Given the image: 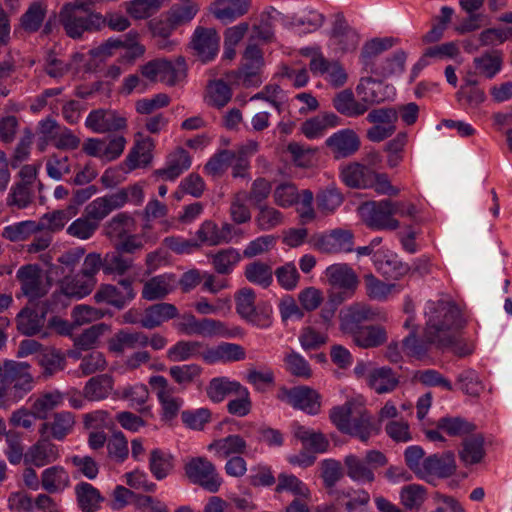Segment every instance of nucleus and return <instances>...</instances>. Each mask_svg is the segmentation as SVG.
Masks as SVG:
<instances>
[{"label":"nucleus","mask_w":512,"mask_h":512,"mask_svg":"<svg viewBox=\"0 0 512 512\" xmlns=\"http://www.w3.org/2000/svg\"><path fill=\"white\" fill-rule=\"evenodd\" d=\"M426 327L424 338L438 348H448L466 321L461 310L451 301H428L425 308Z\"/></svg>","instance_id":"obj_1"},{"label":"nucleus","mask_w":512,"mask_h":512,"mask_svg":"<svg viewBox=\"0 0 512 512\" xmlns=\"http://www.w3.org/2000/svg\"><path fill=\"white\" fill-rule=\"evenodd\" d=\"M26 362L6 360L0 368V405L10 406L22 400L34 388L35 381Z\"/></svg>","instance_id":"obj_2"},{"label":"nucleus","mask_w":512,"mask_h":512,"mask_svg":"<svg viewBox=\"0 0 512 512\" xmlns=\"http://www.w3.org/2000/svg\"><path fill=\"white\" fill-rule=\"evenodd\" d=\"M59 20L66 34L74 39L80 38L85 31L99 30L105 24L102 15L92 12L83 4L65 5L60 12Z\"/></svg>","instance_id":"obj_3"},{"label":"nucleus","mask_w":512,"mask_h":512,"mask_svg":"<svg viewBox=\"0 0 512 512\" xmlns=\"http://www.w3.org/2000/svg\"><path fill=\"white\" fill-rule=\"evenodd\" d=\"M256 294L251 288H242L235 295L236 312L248 324L267 329L273 323V307L267 301L257 304Z\"/></svg>","instance_id":"obj_4"},{"label":"nucleus","mask_w":512,"mask_h":512,"mask_svg":"<svg viewBox=\"0 0 512 512\" xmlns=\"http://www.w3.org/2000/svg\"><path fill=\"white\" fill-rule=\"evenodd\" d=\"M143 77L151 82L160 81L168 86H175L186 77V63L183 57L170 61L157 58L140 66Z\"/></svg>","instance_id":"obj_5"},{"label":"nucleus","mask_w":512,"mask_h":512,"mask_svg":"<svg viewBox=\"0 0 512 512\" xmlns=\"http://www.w3.org/2000/svg\"><path fill=\"white\" fill-rule=\"evenodd\" d=\"M358 211L363 222L371 229L394 231L400 227V222L393 216L390 199L365 202Z\"/></svg>","instance_id":"obj_6"},{"label":"nucleus","mask_w":512,"mask_h":512,"mask_svg":"<svg viewBox=\"0 0 512 512\" xmlns=\"http://www.w3.org/2000/svg\"><path fill=\"white\" fill-rule=\"evenodd\" d=\"M184 471L191 483L201 486L210 493L219 491L223 479L215 465L205 457H193L184 465Z\"/></svg>","instance_id":"obj_7"},{"label":"nucleus","mask_w":512,"mask_h":512,"mask_svg":"<svg viewBox=\"0 0 512 512\" xmlns=\"http://www.w3.org/2000/svg\"><path fill=\"white\" fill-rule=\"evenodd\" d=\"M149 385L155 392L161 405V419L167 422L174 420L184 404V400L181 397L175 396V387L161 375L151 376L149 378Z\"/></svg>","instance_id":"obj_8"},{"label":"nucleus","mask_w":512,"mask_h":512,"mask_svg":"<svg viewBox=\"0 0 512 512\" xmlns=\"http://www.w3.org/2000/svg\"><path fill=\"white\" fill-rule=\"evenodd\" d=\"M277 398L310 415H317L321 410V395L309 386L281 387Z\"/></svg>","instance_id":"obj_9"},{"label":"nucleus","mask_w":512,"mask_h":512,"mask_svg":"<svg viewBox=\"0 0 512 512\" xmlns=\"http://www.w3.org/2000/svg\"><path fill=\"white\" fill-rule=\"evenodd\" d=\"M366 120L374 124L367 130V138L372 142H381L396 131L398 111L393 107H382L371 110Z\"/></svg>","instance_id":"obj_10"},{"label":"nucleus","mask_w":512,"mask_h":512,"mask_svg":"<svg viewBox=\"0 0 512 512\" xmlns=\"http://www.w3.org/2000/svg\"><path fill=\"white\" fill-rule=\"evenodd\" d=\"M385 315L379 311L373 310L365 304H353L343 310L340 314V329L344 334L351 337L356 335L359 330L365 326L367 321L384 319Z\"/></svg>","instance_id":"obj_11"},{"label":"nucleus","mask_w":512,"mask_h":512,"mask_svg":"<svg viewBox=\"0 0 512 512\" xmlns=\"http://www.w3.org/2000/svg\"><path fill=\"white\" fill-rule=\"evenodd\" d=\"M325 275L331 290L329 294H341L345 300L352 296L358 285L356 273L346 264H333L326 268Z\"/></svg>","instance_id":"obj_12"},{"label":"nucleus","mask_w":512,"mask_h":512,"mask_svg":"<svg viewBox=\"0 0 512 512\" xmlns=\"http://www.w3.org/2000/svg\"><path fill=\"white\" fill-rule=\"evenodd\" d=\"M16 279L20 283L22 294L29 301L38 300L48 293L47 286L43 282L42 270L38 265L21 266L16 272Z\"/></svg>","instance_id":"obj_13"},{"label":"nucleus","mask_w":512,"mask_h":512,"mask_svg":"<svg viewBox=\"0 0 512 512\" xmlns=\"http://www.w3.org/2000/svg\"><path fill=\"white\" fill-rule=\"evenodd\" d=\"M220 36L213 28L197 27L191 39V48L203 63L212 61L219 52Z\"/></svg>","instance_id":"obj_14"},{"label":"nucleus","mask_w":512,"mask_h":512,"mask_svg":"<svg viewBox=\"0 0 512 512\" xmlns=\"http://www.w3.org/2000/svg\"><path fill=\"white\" fill-rule=\"evenodd\" d=\"M241 67L239 68V78L246 87L258 86L261 83L260 70L264 65L262 50L255 44L246 47Z\"/></svg>","instance_id":"obj_15"},{"label":"nucleus","mask_w":512,"mask_h":512,"mask_svg":"<svg viewBox=\"0 0 512 512\" xmlns=\"http://www.w3.org/2000/svg\"><path fill=\"white\" fill-rule=\"evenodd\" d=\"M126 119L119 116L115 111L110 109L92 110L86 120L85 126L94 133H107L119 131L126 127Z\"/></svg>","instance_id":"obj_16"},{"label":"nucleus","mask_w":512,"mask_h":512,"mask_svg":"<svg viewBox=\"0 0 512 512\" xmlns=\"http://www.w3.org/2000/svg\"><path fill=\"white\" fill-rule=\"evenodd\" d=\"M75 423V415L72 412H56L50 420L40 425L39 434L41 437L62 441L72 433Z\"/></svg>","instance_id":"obj_17"},{"label":"nucleus","mask_w":512,"mask_h":512,"mask_svg":"<svg viewBox=\"0 0 512 512\" xmlns=\"http://www.w3.org/2000/svg\"><path fill=\"white\" fill-rule=\"evenodd\" d=\"M136 37V33L129 32L125 36L124 40L121 38H109L101 45L91 49L89 54L91 57L103 61L104 59L112 56L114 50L124 47L132 51V56L134 58L140 57L144 54L145 48L136 41Z\"/></svg>","instance_id":"obj_18"},{"label":"nucleus","mask_w":512,"mask_h":512,"mask_svg":"<svg viewBox=\"0 0 512 512\" xmlns=\"http://www.w3.org/2000/svg\"><path fill=\"white\" fill-rule=\"evenodd\" d=\"M456 471L455 455L448 451L442 454H433L424 459V468L419 478L427 480L430 476L447 478Z\"/></svg>","instance_id":"obj_19"},{"label":"nucleus","mask_w":512,"mask_h":512,"mask_svg":"<svg viewBox=\"0 0 512 512\" xmlns=\"http://www.w3.org/2000/svg\"><path fill=\"white\" fill-rule=\"evenodd\" d=\"M60 457L59 448L48 437H41L29 447L24 462L36 467H43L55 462Z\"/></svg>","instance_id":"obj_20"},{"label":"nucleus","mask_w":512,"mask_h":512,"mask_svg":"<svg viewBox=\"0 0 512 512\" xmlns=\"http://www.w3.org/2000/svg\"><path fill=\"white\" fill-rule=\"evenodd\" d=\"M353 234L349 230L335 229L319 237L315 243L316 248L323 253H342L353 250Z\"/></svg>","instance_id":"obj_21"},{"label":"nucleus","mask_w":512,"mask_h":512,"mask_svg":"<svg viewBox=\"0 0 512 512\" xmlns=\"http://www.w3.org/2000/svg\"><path fill=\"white\" fill-rule=\"evenodd\" d=\"M325 144L336 158H345L359 150L360 139L353 130L342 129L328 137Z\"/></svg>","instance_id":"obj_22"},{"label":"nucleus","mask_w":512,"mask_h":512,"mask_svg":"<svg viewBox=\"0 0 512 512\" xmlns=\"http://www.w3.org/2000/svg\"><path fill=\"white\" fill-rule=\"evenodd\" d=\"M331 40L343 52L354 50L359 43L358 33L348 24L342 13L335 15Z\"/></svg>","instance_id":"obj_23"},{"label":"nucleus","mask_w":512,"mask_h":512,"mask_svg":"<svg viewBox=\"0 0 512 512\" xmlns=\"http://www.w3.org/2000/svg\"><path fill=\"white\" fill-rule=\"evenodd\" d=\"M46 322V312L43 309L23 308L16 317L18 331L27 336L42 333L41 337L47 336L43 331Z\"/></svg>","instance_id":"obj_24"},{"label":"nucleus","mask_w":512,"mask_h":512,"mask_svg":"<svg viewBox=\"0 0 512 512\" xmlns=\"http://www.w3.org/2000/svg\"><path fill=\"white\" fill-rule=\"evenodd\" d=\"M190 166L191 157L189 153L185 149L178 147L167 156L165 167L155 170L153 174L163 180L174 181L184 171L188 170Z\"/></svg>","instance_id":"obj_25"},{"label":"nucleus","mask_w":512,"mask_h":512,"mask_svg":"<svg viewBox=\"0 0 512 512\" xmlns=\"http://www.w3.org/2000/svg\"><path fill=\"white\" fill-rule=\"evenodd\" d=\"M245 357L246 352L241 345L228 342H222L202 352V358L208 364L236 362L244 360Z\"/></svg>","instance_id":"obj_26"},{"label":"nucleus","mask_w":512,"mask_h":512,"mask_svg":"<svg viewBox=\"0 0 512 512\" xmlns=\"http://www.w3.org/2000/svg\"><path fill=\"white\" fill-rule=\"evenodd\" d=\"M178 315V309L174 304L161 302L147 307L139 320V324L143 328L154 329Z\"/></svg>","instance_id":"obj_27"},{"label":"nucleus","mask_w":512,"mask_h":512,"mask_svg":"<svg viewBox=\"0 0 512 512\" xmlns=\"http://www.w3.org/2000/svg\"><path fill=\"white\" fill-rule=\"evenodd\" d=\"M146 346H148V335L141 331L119 330L108 341L109 351L116 354H123L127 349L145 348Z\"/></svg>","instance_id":"obj_28"},{"label":"nucleus","mask_w":512,"mask_h":512,"mask_svg":"<svg viewBox=\"0 0 512 512\" xmlns=\"http://www.w3.org/2000/svg\"><path fill=\"white\" fill-rule=\"evenodd\" d=\"M341 119L333 112H325L305 120L301 124L303 135L312 140L322 137L328 128L340 125Z\"/></svg>","instance_id":"obj_29"},{"label":"nucleus","mask_w":512,"mask_h":512,"mask_svg":"<svg viewBox=\"0 0 512 512\" xmlns=\"http://www.w3.org/2000/svg\"><path fill=\"white\" fill-rule=\"evenodd\" d=\"M96 284L97 280L89 279L79 272L65 276L60 281V290L67 297L82 299L93 291Z\"/></svg>","instance_id":"obj_30"},{"label":"nucleus","mask_w":512,"mask_h":512,"mask_svg":"<svg viewBox=\"0 0 512 512\" xmlns=\"http://www.w3.org/2000/svg\"><path fill=\"white\" fill-rule=\"evenodd\" d=\"M175 278L173 275L161 274L150 278L143 284L141 296L148 301L164 299L174 290Z\"/></svg>","instance_id":"obj_31"},{"label":"nucleus","mask_w":512,"mask_h":512,"mask_svg":"<svg viewBox=\"0 0 512 512\" xmlns=\"http://www.w3.org/2000/svg\"><path fill=\"white\" fill-rule=\"evenodd\" d=\"M373 170L363 164L354 162L341 171L342 181L350 188L367 189L372 185Z\"/></svg>","instance_id":"obj_32"},{"label":"nucleus","mask_w":512,"mask_h":512,"mask_svg":"<svg viewBox=\"0 0 512 512\" xmlns=\"http://www.w3.org/2000/svg\"><path fill=\"white\" fill-rule=\"evenodd\" d=\"M486 455L484 437L480 433H472L462 441L459 458L465 466L480 463Z\"/></svg>","instance_id":"obj_33"},{"label":"nucleus","mask_w":512,"mask_h":512,"mask_svg":"<svg viewBox=\"0 0 512 512\" xmlns=\"http://www.w3.org/2000/svg\"><path fill=\"white\" fill-rule=\"evenodd\" d=\"M246 449V441L237 434L214 440L208 445V450L214 451L215 455L220 459L228 458L231 455L240 456L246 452Z\"/></svg>","instance_id":"obj_34"},{"label":"nucleus","mask_w":512,"mask_h":512,"mask_svg":"<svg viewBox=\"0 0 512 512\" xmlns=\"http://www.w3.org/2000/svg\"><path fill=\"white\" fill-rule=\"evenodd\" d=\"M206 393L208 398L214 402H222L226 396L235 393L246 394V388L237 381H231L227 377H216L210 380Z\"/></svg>","instance_id":"obj_35"},{"label":"nucleus","mask_w":512,"mask_h":512,"mask_svg":"<svg viewBox=\"0 0 512 512\" xmlns=\"http://www.w3.org/2000/svg\"><path fill=\"white\" fill-rule=\"evenodd\" d=\"M333 107L337 112L346 117H358L368 110V105L357 101L350 89H344L332 99Z\"/></svg>","instance_id":"obj_36"},{"label":"nucleus","mask_w":512,"mask_h":512,"mask_svg":"<svg viewBox=\"0 0 512 512\" xmlns=\"http://www.w3.org/2000/svg\"><path fill=\"white\" fill-rule=\"evenodd\" d=\"M207 258L216 273L229 275L240 262L241 255L237 249L229 247L215 253H209L207 254Z\"/></svg>","instance_id":"obj_37"},{"label":"nucleus","mask_w":512,"mask_h":512,"mask_svg":"<svg viewBox=\"0 0 512 512\" xmlns=\"http://www.w3.org/2000/svg\"><path fill=\"white\" fill-rule=\"evenodd\" d=\"M41 486L50 494L60 493L70 486L68 472L62 466H51L41 473Z\"/></svg>","instance_id":"obj_38"},{"label":"nucleus","mask_w":512,"mask_h":512,"mask_svg":"<svg viewBox=\"0 0 512 512\" xmlns=\"http://www.w3.org/2000/svg\"><path fill=\"white\" fill-rule=\"evenodd\" d=\"M475 74L487 79L494 78L502 69V52L498 50L486 51L473 59Z\"/></svg>","instance_id":"obj_39"},{"label":"nucleus","mask_w":512,"mask_h":512,"mask_svg":"<svg viewBox=\"0 0 512 512\" xmlns=\"http://www.w3.org/2000/svg\"><path fill=\"white\" fill-rule=\"evenodd\" d=\"M154 148V141L150 137H144L137 140L133 148L128 153L125 164L129 170H134L140 166H147L152 161V150Z\"/></svg>","instance_id":"obj_40"},{"label":"nucleus","mask_w":512,"mask_h":512,"mask_svg":"<svg viewBox=\"0 0 512 512\" xmlns=\"http://www.w3.org/2000/svg\"><path fill=\"white\" fill-rule=\"evenodd\" d=\"M368 385L378 394L393 391L399 383L398 377L389 367L375 368L369 372Z\"/></svg>","instance_id":"obj_41"},{"label":"nucleus","mask_w":512,"mask_h":512,"mask_svg":"<svg viewBox=\"0 0 512 512\" xmlns=\"http://www.w3.org/2000/svg\"><path fill=\"white\" fill-rule=\"evenodd\" d=\"M64 398L59 390L41 393L31 405L33 416L40 420L47 419L49 412L63 404Z\"/></svg>","instance_id":"obj_42"},{"label":"nucleus","mask_w":512,"mask_h":512,"mask_svg":"<svg viewBox=\"0 0 512 512\" xmlns=\"http://www.w3.org/2000/svg\"><path fill=\"white\" fill-rule=\"evenodd\" d=\"M394 45L393 38H375L367 42L361 51L360 61L367 72L378 73L374 69V58Z\"/></svg>","instance_id":"obj_43"},{"label":"nucleus","mask_w":512,"mask_h":512,"mask_svg":"<svg viewBox=\"0 0 512 512\" xmlns=\"http://www.w3.org/2000/svg\"><path fill=\"white\" fill-rule=\"evenodd\" d=\"M343 462L347 476L353 481L360 483H372L375 481V473L367 465L365 459L349 454L345 456Z\"/></svg>","instance_id":"obj_44"},{"label":"nucleus","mask_w":512,"mask_h":512,"mask_svg":"<svg viewBox=\"0 0 512 512\" xmlns=\"http://www.w3.org/2000/svg\"><path fill=\"white\" fill-rule=\"evenodd\" d=\"M389 89L388 85L378 81L372 77L361 78L360 83L356 87L358 95L362 97V102L380 103L385 101L387 95L384 90Z\"/></svg>","instance_id":"obj_45"},{"label":"nucleus","mask_w":512,"mask_h":512,"mask_svg":"<svg viewBox=\"0 0 512 512\" xmlns=\"http://www.w3.org/2000/svg\"><path fill=\"white\" fill-rule=\"evenodd\" d=\"M352 338L354 343L361 348H375L386 343L387 331L380 325H366Z\"/></svg>","instance_id":"obj_46"},{"label":"nucleus","mask_w":512,"mask_h":512,"mask_svg":"<svg viewBox=\"0 0 512 512\" xmlns=\"http://www.w3.org/2000/svg\"><path fill=\"white\" fill-rule=\"evenodd\" d=\"M112 389V376L108 374H100L87 381L83 389V395L90 401H98L107 398Z\"/></svg>","instance_id":"obj_47"},{"label":"nucleus","mask_w":512,"mask_h":512,"mask_svg":"<svg viewBox=\"0 0 512 512\" xmlns=\"http://www.w3.org/2000/svg\"><path fill=\"white\" fill-rule=\"evenodd\" d=\"M135 220L128 213L122 212L111 218L105 225V234L111 240H121L131 234Z\"/></svg>","instance_id":"obj_48"},{"label":"nucleus","mask_w":512,"mask_h":512,"mask_svg":"<svg viewBox=\"0 0 512 512\" xmlns=\"http://www.w3.org/2000/svg\"><path fill=\"white\" fill-rule=\"evenodd\" d=\"M77 214L76 206H67L66 209L55 210L44 214L38 222L40 232L44 229L57 232L64 228L65 224Z\"/></svg>","instance_id":"obj_49"},{"label":"nucleus","mask_w":512,"mask_h":512,"mask_svg":"<svg viewBox=\"0 0 512 512\" xmlns=\"http://www.w3.org/2000/svg\"><path fill=\"white\" fill-rule=\"evenodd\" d=\"M110 331V326L105 323H97L85 329L73 339V346L80 350H92L98 347L100 338Z\"/></svg>","instance_id":"obj_50"},{"label":"nucleus","mask_w":512,"mask_h":512,"mask_svg":"<svg viewBox=\"0 0 512 512\" xmlns=\"http://www.w3.org/2000/svg\"><path fill=\"white\" fill-rule=\"evenodd\" d=\"M366 293L369 298L378 301H385L391 294L399 293L402 288L395 283H385L373 274L364 277Z\"/></svg>","instance_id":"obj_51"},{"label":"nucleus","mask_w":512,"mask_h":512,"mask_svg":"<svg viewBox=\"0 0 512 512\" xmlns=\"http://www.w3.org/2000/svg\"><path fill=\"white\" fill-rule=\"evenodd\" d=\"M149 469L157 480H163L174 469V457L161 449H154L149 456Z\"/></svg>","instance_id":"obj_52"},{"label":"nucleus","mask_w":512,"mask_h":512,"mask_svg":"<svg viewBox=\"0 0 512 512\" xmlns=\"http://www.w3.org/2000/svg\"><path fill=\"white\" fill-rule=\"evenodd\" d=\"M377 432L378 429L374 426L371 416L366 411H362L358 416L352 418L345 434L356 437L362 442H367Z\"/></svg>","instance_id":"obj_53"},{"label":"nucleus","mask_w":512,"mask_h":512,"mask_svg":"<svg viewBox=\"0 0 512 512\" xmlns=\"http://www.w3.org/2000/svg\"><path fill=\"white\" fill-rule=\"evenodd\" d=\"M75 493L82 512H94L98 510L100 503L103 501L98 489L87 482H81L76 485Z\"/></svg>","instance_id":"obj_54"},{"label":"nucleus","mask_w":512,"mask_h":512,"mask_svg":"<svg viewBox=\"0 0 512 512\" xmlns=\"http://www.w3.org/2000/svg\"><path fill=\"white\" fill-rule=\"evenodd\" d=\"M437 428L452 437H468L475 430V424L461 417H442L437 422Z\"/></svg>","instance_id":"obj_55"},{"label":"nucleus","mask_w":512,"mask_h":512,"mask_svg":"<svg viewBox=\"0 0 512 512\" xmlns=\"http://www.w3.org/2000/svg\"><path fill=\"white\" fill-rule=\"evenodd\" d=\"M133 267V258L114 249L104 255V274L123 276Z\"/></svg>","instance_id":"obj_56"},{"label":"nucleus","mask_w":512,"mask_h":512,"mask_svg":"<svg viewBox=\"0 0 512 512\" xmlns=\"http://www.w3.org/2000/svg\"><path fill=\"white\" fill-rule=\"evenodd\" d=\"M46 5L33 2L20 18L21 28L27 33L37 32L46 17Z\"/></svg>","instance_id":"obj_57"},{"label":"nucleus","mask_w":512,"mask_h":512,"mask_svg":"<svg viewBox=\"0 0 512 512\" xmlns=\"http://www.w3.org/2000/svg\"><path fill=\"white\" fill-rule=\"evenodd\" d=\"M96 303H106L122 310L130 302L120 288L113 284H101L93 296Z\"/></svg>","instance_id":"obj_58"},{"label":"nucleus","mask_w":512,"mask_h":512,"mask_svg":"<svg viewBox=\"0 0 512 512\" xmlns=\"http://www.w3.org/2000/svg\"><path fill=\"white\" fill-rule=\"evenodd\" d=\"M257 210L254 222L260 231H270L284 221L283 213L272 206L265 204L257 207Z\"/></svg>","instance_id":"obj_59"},{"label":"nucleus","mask_w":512,"mask_h":512,"mask_svg":"<svg viewBox=\"0 0 512 512\" xmlns=\"http://www.w3.org/2000/svg\"><path fill=\"white\" fill-rule=\"evenodd\" d=\"M244 275L246 279L254 284L267 288L273 281V272L270 265L254 261L245 267Z\"/></svg>","instance_id":"obj_60"},{"label":"nucleus","mask_w":512,"mask_h":512,"mask_svg":"<svg viewBox=\"0 0 512 512\" xmlns=\"http://www.w3.org/2000/svg\"><path fill=\"white\" fill-rule=\"evenodd\" d=\"M202 373L198 364L174 365L169 368V375L183 389L192 384Z\"/></svg>","instance_id":"obj_61"},{"label":"nucleus","mask_w":512,"mask_h":512,"mask_svg":"<svg viewBox=\"0 0 512 512\" xmlns=\"http://www.w3.org/2000/svg\"><path fill=\"white\" fill-rule=\"evenodd\" d=\"M38 232H40L38 222L26 220L6 226L2 235L12 242H18L24 241Z\"/></svg>","instance_id":"obj_62"},{"label":"nucleus","mask_w":512,"mask_h":512,"mask_svg":"<svg viewBox=\"0 0 512 512\" xmlns=\"http://www.w3.org/2000/svg\"><path fill=\"white\" fill-rule=\"evenodd\" d=\"M285 370L292 376L309 379L312 369L309 362L299 353L291 351L283 359Z\"/></svg>","instance_id":"obj_63"},{"label":"nucleus","mask_w":512,"mask_h":512,"mask_svg":"<svg viewBox=\"0 0 512 512\" xmlns=\"http://www.w3.org/2000/svg\"><path fill=\"white\" fill-rule=\"evenodd\" d=\"M37 358L46 377H51L55 373L62 371L66 363L64 356L55 349H45Z\"/></svg>","instance_id":"obj_64"}]
</instances>
